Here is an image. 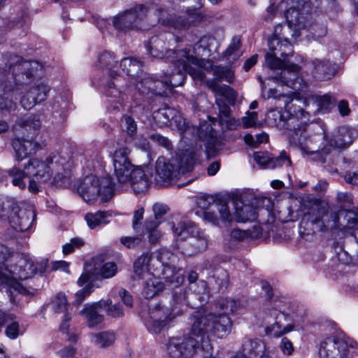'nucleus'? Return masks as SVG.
<instances>
[{
    "label": "nucleus",
    "mask_w": 358,
    "mask_h": 358,
    "mask_svg": "<svg viewBox=\"0 0 358 358\" xmlns=\"http://www.w3.org/2000/svg\"><path fill=\"white\" fill-rule=\"evenodd\" d=\"M285 108L287 113V119L280 110L271 109L266 115V122L271 127L289 130L290 145L305 150L306 141L309 138L308 131L310 115L291 101H285Z\"/></svg>",
    "instance_id": "nucleus-1"
},
{
    "label": "nucleus",
    "mask_w": 358,
    "mask_h": 358,
    "mask_svg": "<svg viewBox=\"0 0 358 358\" xmlns=\"http://www.w3.org/2000/svg\"><path fill=\"white\" fill-rule=\"evenodd\" d=\"M6 66L8 67L6 81L2 83L3 94L0 97V110L10 112L15 108L13 99H17L23 84L31 79L40 67L36 61L23 60L16 55H9Z\"/></svg>",
    "instance_id": "nucleus-2"
},
{
    "label": "nucleus",
    "mask_w": 358,
    "mask_h": 358,
    "mask_svg": "<svg viewBox=\"0 0 358 358\" xmlns=\"http://www.w3.org/2000/svg\"><path fill=\"white\" fill-rule=\"evenodd\" d=\"M59 159V156L57 155L48 157L45 161L34 158L29 160L23 170L13 167L9 171V175L13 178V185L24 189L26 182L24 178H27L29 192H38L40 185L48 182L55 171L60 169Z\"/></svg>",
    "instance_id": "nucleus-3"
},
{
    "label": "nucleus",
    "mask_w": 358,
    "mask_h": 358,
    "mask_svg": "<svg viewBox=\"0 0 358 358\" xmlns=\"http://www.w3.org/2000/svg\"><path fill=\"white\" fill-rule=\"evenodd\" d=\"M304 215L301 222L310 224L313 229L321 232H331L342 227L340 221L341 210L338 206L331 205L313 196H307L303 203Z\"/></svg>",
    "instance_id": "nucleus-4"
},
{
    "label": "nucleus",
    "mask_w": 358,
    "mask_h": 358,
    "mask_svg": "<svg viewBox=\"0 0 358 358\" xmlns=\"http://www.w3.org/2000/svg\"><path fill=\"white\" fill-rule=\"evenodd\" d=\"M192 334L201 337V341L206 346L207 352H210L212 345L210 343L209 335H215L222 338L227 336L231 330L232 321L224 314L206 313L205 311H196L193 315Z\"/></svg>",
    "instance_id": "nucleus-5"
},
{
    "label": "nucleus",
    "mask_w": 358,
    "mask_h": 358,
    "mask_svg": "<svg viewBox=\"0 0 358 358\" xmlns=\"http://www.w3.org/2000/svg\"><path fill=\"white\" fill-rule=\"evenodd\" d=\"M178 54H180V56L176 58L175 61L170 62L174 69L170 72L168 70L164 71V77L162 78L163 83L168 85L167 95L171 92L173 88L184 83L187 73L194 79L202 80L203 78V73L198 67L202 64L196 57L190 54L189 49H181Z\"/></svg>",
    "instance_id": "nucleus-6"
},
{
    "label": "nucleus",
    "mask_w": 358,
    "mask_h": 358,
    "mask_svg": "<svg viewBox=\"0 0 358 358\" xmlns=\"http://www.w3.org/2000/svg\"><path fill=\"white\" fill-rule=\"evenodd\" d=\"M201 66L206 70H212L215 78L208 79L206 81V86L215 94V96H222L226 99L231 106H234L238 97V93L230 86L221 84L219 82L225 80L228 83H232L234 78V72L229 68L213 66L210 61L200 60Z\"/></svg>",
    "instance_id": "nucleus-7"
},
{
    "label": "nucleus",
    "mask_w": 358,
    "mask_h": 358,
    "mask_svg": "<svg viewBox=\"0 0 358 358\" xmlns=\"http://www.w3.org/2000/svg\"><path fill=\"white\" fill-rule=\"evenodd\" d=\"M268 52L265 55L266 65L271 69H282L285 66H290L292 71H299V66L286 60V57L293 52L292 41L288 37H281L279 34H273L268 39Z\"/></svg>",
    "instance_id": "nucleus-8"
},
{
    "label": "nucleus",
    "mask_w": 358,
    "mask_h": 358,
    "mask_svg": "<svg viewBox=\"0 0 358 358\" xmlns=\"http://www.w3.org/2000/svg\"><path fill=\"white\" fill-rule=\"evenodd\" d=\"M114 184L110 177L98 178L93 174L85 176L78 187V192L87 202L99 199L106 202L113 196Z\"/></svg>",
    "instance_id": "nucleus-9"
},
{
    "label": "nucleus",
    "mask_w": 358,
    "mask_h": 358,
    "mask_svg": "<svg viewBox=\"0 0 358 358\" xmlns=\"http://www.w3.org/2000/svg\"><path fill=\"white\" fill-rule=\"evenodd\" d=\"M281 3L288 6L285 13L288 24L286 27L276 26L274 34L285 38L290 34L292 27L295 31L306 27V20L313 8L306 0H285Z\"/></svg>",
    "instance_id": "nucleus-10"
},
{
    "label": "nucleus",
    "mask_w": 358,
    "mask_h": 358,
    "mask_svg": "<svg viewBox=\"0 0 358 358\" xmlns=\"http://www.w3.org/2000/svg\"><path fill=\"white\" fill-rule=\"evenodd\" d=\"M116 273L117 270H86L78 280V285L83 288L76 293L74 303L80 304L94 287H99L103 280L111 278Z\"/></svg>",
    "instance_id": "nucleus-11"
},
{
    "label": "nucleus",
    "mask_w": 358,
    "mask_h": 358,
    "mask_svg": "<svg viewBox=\"0 0 358 358\" xmlns=\"http://www.w3.org/2000/svg\"><path fill=\"white\" fill-rule=\"evenodd\" d=\"M179 41H180V38L175 37L172 34L155 36L150 38L147 45V50L152 57L165 58L169 62L175 61V59L180 56L178 53L181 50L171 49L170 47Z\"/></svg>",
    "instance_id": "nucleus-12"
},
{
    "label": "nucleus",
    "mask_w": 358,
    "mask_h": 358,
    "mask_svg": "<svg viewBox=\"0 0 358 358\" xmlns=\"http://www.w3.org/2000/svg\"><path fill=\"white\" fill-rule=\"evenodd\" d=\"M203 344L205 343L201 341V337L192 334L191 331L187 336L171 338L167 345V350L173 358L179 357L189 358L192 357L200 348H206Z\"/></svg>",
    "instance_id": "nucleus-13"
},
{
    "label": "nucleus",
    "mask_w": 358,
    "mask_h": 358,
    "mask_svg": "<svg viewBox=\"0 0 358 358\" xmlns=\"http://www.w3.org/2000/svg\"><path fill=\"white\" fill-rule=\"evenodd\" d=\"M357 345V343L349 338L331 336L320 343L319 356L320 358H346L348 347L356 348Z\"/></svg>",
    "instance_id": "nucleus-14"
},
{
    "label": "nucleus",
    "mask_w": 358,
    "mask_h": 358,
    "mask_svg": "<svg viewBox=\"0 0 358 358\" xmlns=\"http://www.w3.org/2000/svg\"><path fill=\"white\" fill-rule=\"evenodd\" d=\"M357 135V131L353 128L340 127L331 136H324L322 151L329 154L332 150L345 148L352 143Z\"/></svg>",
    "instance_id": "nucleus-15"
},
{
    "label": "nucleus",
    "mask_w": 358,
    "mask_h": 358,
    "mask_svg": "<svg viewBox=\"0 0 358 358\" xmlns=\"http://www.w3.org/2000/svg\"><path fill=\"white\" fill-rule=\"evenodd\" d=\"M36 216V213L31 207L23 208L14 204L8 217L10 224L13 229L22 232L30 229Z\"/></svg>",
    "instance_id": "nucleus-16"
},
{
    "label": "nucleus",
    "mask_w": 358,
    "mask_h": 358,
    "mask_svg": "<svg viewBox=\"0 0 358 358\" xmlns=\"http://www.w3.org/2000/svg\"><path fill=\"white\" fill-rule=\"evenodd\" d=\"M147 14V9L143 5L125 11L114 17L113 25L118 29L127 31L137 27V24L142 20Z\"/></svg>",
    "instance_id": "nucleus-17"
},
{
    "label": "nucleus",
    "mask_w": 358,
    "mask_h": 358,
    "mask_svg": "<svg viewBox=\"0 0 358 358\" xmlns=\"http://www.w3.org/2000/svg\"><path fill=\"white\" fill-rule=\"evenodd\" d=\"M166 83L162 80H155L154 77L143 73L136 79V88L143 96L155 95L159 96H167Z\"/></svg>",
    "instance_id": "nucleus-18"
},
{
    "label": "nucleus",
    "mask_w": 358,
    "mask_h": 358,
    "mask_svg": "<svg viewBox=\"0 0 358 358\" xmlns=\"http://www.w3.org/2000/svg\"><path fill=\"white\" fill-rule=\"evenodd\" d=\"M171 319L166 308L160 305H156L150 309L148 315L145 319V325L150 332L159 334Z\"/></svg>",
    "instance_id": "nucleus-19"
},
{
    "label": "nucleus",
    "mask_w": 358,
    "mask_h": 358,
    "mask_svg": "<svg viewBox=\"0 0 358 358\" xmlns=\"http://www.w3.org/2000/svg\"><path fill=\"white\" fill-rule=\"evenodd\" d=\"M231 358H271L268 355L265 343L258 338H246L241 348V352Z\"/></svg>",
    "instance_id": "nucleus-20"
},
{
    "label": "nucleus",
    "mask_w": 358,
    "mask_h": 358,
    "mask_svg": "<svg viewBox=\"0 0 358 358\" xmlns=\"http://www.w3.org/2000/svg\"><path fill=\"white\" fill-rule=\"evenodd\" d=\"M133 272L131 278L134 280L148 277L143 290V294L146 299L154 297L164 289V282L158 278L151 277L152 274L150 270H133Z\"/></svg>",
    "instance_id": "nucleus-21"
},
{
    "label": "nucleus",
    "mask_w": 358,
    "mask_h": 358,
    "mask_svg": "<svg viewBox=\"0 0 358 358\" xmlns=\"http://www.w3.org/2000/svg\"><path fill=\"white\" fill-rule=\"evenodd\" d=\"M129 150L127 148H122L116 150L113 157L114 171L119 183L124 185L128 182V178L124 174L132 168V164L128 158Z\"/></svg>",
    "instance_id": "nucleus-22"
},
{
    "label": "nucleus",
    "mask_w": 358,
    "mask_h": 358,
    "mask_svg": "<svg viewBox=\"0 0 358 358\" xmlns=\"http://www.w3.org/2000/svg\"><path fill=\"white\" fill-rule=\"evenodd\" d=\"M38 270H18V273L12 272V270H0V283L13 289L19 293L25 291V288L17 280L15 275H17L20 280L28 279L31 275L36 274Z\"/></svg>",
    "instance_id": "nucleus-23"
},
{
    "label": "nucleus",
    "mask_w": 358,
    "mask_h": 358,
    "mask_svg": "<svg viewBox=\"0 0 358 358\" xmlns=\"http://www.w3.org/2000/svg\"><path fill=\"white\" fill-rule=\"evenodd\" d=\"M178 174L176 167L163 157L157 159L155 164V180L159 185L170 184Z\"/></svg>",
    "instance_id": "nucleus-24"
},
{
    "label": "nucleus",
    "mask_w": 358,
    "mask_h": 358,
    "mask_svg": "<svg viewBox=\"0 0 358 358\" xmlns=\"http://www.w3.org/2000/svg\"><path fill=\"white\" fill-rule=\"evenodd\" d=\"M48 92L49 87L44 83L36 84L21 98V105L24 109L30 110L37 103L43 101Z\"/></svg>",
    "instance_id": "nucleus-25"
},
{
    "label": "nucleus",
    "mask_w": 358,
    "mask_h": 358,
    "mask_svg": "<svg viewBox=\"0 0 358 358\" xmlns=\"http://www.w3.org/2000/svg\"><path fill=\"white\" fill-rule=\"evenodd\" d=\"M213 205L219 213L220 217H218L214 211L210 210H204L203 213L204 220L215 226H218L220 221L226 223L231 222L233 220V215L230 213L227 201L218 200L213 202Z\"/></svg>",
    "instance_id": "nucleus-26"
},
{
    "label": "nucleus",
    "mask_w": 358,
    "mask_h": 358,
    "mask_svg": "<svg viewBox=\"0 0 358 358\" xmlns=\"http://www.w3.org/2000/svg\"><path fill=\"white\" fill-rule=\"evenodd\" d=\"M152 169L149 166L136 167L130 178V185L136 194L145 192L151 185Z\"/></svg>",
    "instance_id": "nucleus-27"
},
{
    "label": "nucleus",
    "mask_w": 358,
    "mask_h": 358,
    "mask_svg": "<svg viewBox=\"0 0 358 358\" xmlns=\"http://www.w3.org/2000/svg\"><path fill=\"white\" fill-rule=\"evenodd\" d=\"M51 309L55 313H64L59 329L62 332H68L69 328V321L71 320V315L68 312V306L66 296L63 293H59L52 299L51 303Z\"/></svg>",
    "instance_id": "nucleus-28"
},
{
    "label": "nucleus",
    "mask_w": 358,
    "mask_h": 358,
    "mask_svg": "<svg viewBox=\"0 0 358 358\" xmlns=\"http://www.w3.org/2000/svg\"><path fill=\"white\" fill-rule=\"evenodd\" d=\"M101 308V303L99 301L86 304L80 310V314L84 317L89 328H96L103 324L104 316L100 313Z\"/></svg>",
    "instance_id": "nucleus-29"
},
{
    "label": "nucleus",
    "mask_w": 358,
    "mask_h": 358,
    "mask_svg": "<svg viewBox=\"0 0 358 358\" xmlns=\"http://www.w3.org/2000/svg\"><path fill=\"white\" fill-rule=\"evenodd\" d=\"M120 80L119 76H115V78H111L106 82L104 84V94L108 99V101L111 103H115L113 106L114 109L117 108V104L121 103L124 100V94L117 87Z\"/></svg>",
    "instance_id": "nucleus-30"
},
{
    "label": "nucleus",
    "mask_w": 358,
    "mask_h": 358,
    "mask_svg": "<svg viewBox=\"0 0 358 358\" xmlns=\"http://www.w3.org/2000/svg\"><path fill=\"white\" fill-rule=\"evenodd\" d=\"M235 213L233 215L238 222H252L257 219L258 213L250 204H243L241 201H233Z\"/></svg>",
    "instance_id": "nucleus-31"
},
{
    "label": "nucleus",
    "mask_w": 358,
    "mask_h": 358,
    "mask_svg": "<svg viewBox=\"0 0 358 358\" xmlns=\"http://www.w3.org/2000/svg\"><path fill=\"white\" fill-rule=\"evenodd\" d=\"M18 161L22 160L28 155L35 153L37 143L32 140L15 138L12 142Z\"/></svg>",
    "instance_id": "nucleus-32"
},
{
    "label": "nucleus",
    "mask_w": 358,
    "mask_h": 358,
    "mask_svg": "<svg viewBox=\"0 0 358 358\" xmlns=\"http://www.w3.org/2000/svg\"><path fill=\"white\" fill-rule=\"evenodd\" d=\"M98 66L108 73L111 78L117 76V72L115 69L117 68L118 62L113 52L103 51L98 57Z\"/></svg>",
    "instance_id": "nucleus-33"
},
{
    "label": "nucleus",
    "mask_w": 358,
    "mask_h": 358,
    "mask_svg": "<svg viewBox=\"0 0 358 358\" xmlns=\"http://www.w3.org/2000/svg\"><path fill=\"white\" fill-rule=\"evenodd\" d=\"M172 229L174 234L180 240H186L195 236L199 231V229L197 226L190 221H181L177 224L172 225Z\"/></svg>",
    "instance_id": "nucleus-34"
},
{
    "label": "nucleus",
    "mask_w": 358,
    "mask_h": 358,
    "mask_svg": "<svg viewBox=\"0 0 358 358\" xmlns=\"http://www.w3.org/2000/svg\"><path fill=\"white\" fill-rule=\"evenodd\" d=\"M313 64L315 71L316 76L323 80H329L337 72L336 64H331L329 61L315 59Z\"/></svg>",
    "instance_id": "nucleus-35"
},
{
    "label": "nucleus",
    "mask_w": 358,
    "mask_h": 358,
    "mask_svg": "<svg viewBox=\"0 0 358 358\" xmlns=\"http://www.w3.org/2000/svg\"><path fill=\"white\" fill-rule=\"evenodd\" d=\"M271 315L275 318V322L271 326L266 327L265 331L267 335L279 337L292 330L293 328L291 325H287L282 329V326L280 324V319L282 317L285 318V315L282 312L274 309L271 311Z\"/></svg>",
    "instance_id": "nucleus-36"
},
{
    "label": "nucleus",
    "mask_w": 358,
    "mask_h": 358,
    "mask_svg": "<svg viewBox=\"0 0 358 358\" xmlns=\"http://www.w3.org/2000/svg\"><path fill=\"white\" fill-rule=\"evenodd\" d=\"M120 67L127 75L138 79L143 73L142 62L136 58L125 57L121 59Z\"/></svg>",
    "instance_id": "nucleus-37"
},
{
    "label": "nucleus",
    "mask_w": 358,
    "mask_h": 358,
    "mask_svg": "<svg viewBox=\"0 0 358 358\" xmlns=\"http://www.w3.org/2000/svg\"><path fill=\"white\" fill-rule=\"evenodd\" d=\"M282 71L276 75L274 78L275 80L281 83L283 85H286L289 87L293 90H301L300 88H297L296 83H297V74L299 72V71H292L290 66H285L284 69H281Z\"/></svg>",
    "instance_id": "nucleus-38"
},
{
    "label": "nucleus",
    "mask_w": 358,
    "mask_h": 358,
    "mask_svg": "<svg viewBox=\"0 0 358 358\" xmlns=\"http://www.w3.org/2000/svg\"><path fill=\"white\" fill-rule=\"evenodd\" d=\"M110 217H112V214L108 211H97L95 213H87L85 219L88 227L90 229H94L96 227H101L109 223V218Z\"/></svg>",
    "instance_id": "nucleus-39"
},
{
    "label": "nucleus",
    "mask_w": 358,
    "mask_h": 358,
    "mask_svg": "<svg viewBox=\"0 0 358 358\" xmlns=\"http://www.w3.org/2000/svg\"><path fill=\"white\" fill-rule=\"evenodd\" d=\"M90 338L92 343L101 348L110 346L115 341V334L112 331L93 333L91 334Z\"/></svg>",
    "instance_id": "nucleus-40"
},
{
    "label": "nucleus",
    "mask_w": 358,
    "mask_h": 358,
    "mask_svg": "<svg viewBox=\"0 0 358 358\" xmlns=\"http://www.w3.org/2000/svg\"><path fill=\"white\" fill-rule=\"evenodd\" d=\"M344 214L343 222H341L342 227L339 231H345L346 229L358 230V213L352 210L343 212Z\"/></svg>",
    "instance_id": "nucleus-41"
},
{
    "label": "nucleus",
    "mask_w": 358,
    "mask_h": 358,
    "mask_svg": "<svg viewBox=\"0 0 358 358\" xmlns=\"http://www.w3.org/2000/svg\"><path fill=\"white\" fill-rule=\"evenodd\" d=\"M241 46V41L240 38L237 36L234 37L229 47L223 53L224 57L227 59H231L233 61L238 59L241 55L240 52Z\"/></svg>",
    "instance_id": "nucleus-42"
},
{
    "label": "nucleus",
    "mask_w": 358,
    "mask_h": 358,
    "mask_svg": "<svg viewBox=\"0 0 358 358\" xmlns=\"http://www.w3.org/2000/svg\"><path fill=\"white\" fill-rule=\"evenodd\" d=\"M101 303V308H103L108 316L112 317H120L124 315V310L122 306L115 303L113 304L111 299L99 301Z\"/></svg>",
    "instance_id": "nucleus-43"
},
{
    "label": "nucleus",
    "mask_w": 358,
    "mask_h": 358,
    "mask_svg": "<svg viewBox=\"0 0 358 358\" xmlns=\"http://www.w3.org/2000/svg\"><path fill=\"white\" fill-rule=\"evenodd\" d=\"M336 201L338 205V209L341 210V213L348 210L347 208H351L353 206V196L351 193L347 192H338L336 196Z\"/></svg>",
    "instance_id": "nucleus-44"
},
{
    "label": "nucleus",
    "mask_w": 358,
    "mask_h": 358,
    "mask_svg": "<svg viewBox=\"0 0 358 358\" xmlns=\"http://www.w3.org/2000/svg\"><path fill=\"white\" fill-rule=\"evenodd\" d=\"M160 260L155 259L148 252L141 255L134 263V268H149L150 266H155V262Z\"/></svg>",
    "instance_id": "nucleus-45"
},
{
    "label": "nucleus",
    "mask_w": 358,
    "mask_h": 358,
    "mask_svg": "<svg viewBox=\"0 0 358 358\" xmlns=\"http://www.w3.org/2000/svg\"><path fill=\"white\" fill-rule=\"evenodd\" d=\"M189 243L194 248L195 252H202L207 248L208 240L204 233L199 231L189 240Z\"/></svg>",
    "instance_id": "nucleus-46"
},
{
    "label": "nucleus",
    "mask_w": 358,
    "mask_h": 358,
    "mask_svg": "<svg viewBox=\"0 0 358 358\" xmlns=\"http://www.w3.org/2000/svg\"><path fill=\"white\" fill-rule=\"evenodd\" d=\"M20 125L27 130L36 133L41 126V116L39 115H31L23 120Z\"/></svg>",
    "instance_id": "nucleus-47"
},
{
    "label": "nucleus",
    "mask_w": 358,
    "mask_h": 358,
    "mask_svg": "<svg viewBox=\"0 0 358 358\" xmlns=\"http://www.w3.org/2000/svg\"><path fill=\"white\" fill-rule=\"evenodd\" d=\"M250 204L258 213L259 211H265L268 213L271 199L266 196H257L251 199Z\"/></svg>",
    "instance_id": "nucleus-48"
},
{
    "label": "nucleus",
    "mask_w": 358,
    "mask_h": 358,
    "mask_svg": "<svg viewBox=\"0 0 358 358\" xmlns=\"http://www.w3.org/2000/svg\"><path fill=\"white\" fill-rule=\"evenodd\" d=\"M106 258L103 255H97L90 259L88 266H93V268H114L117 265L113 262H105Z\"/></svg>",
    "instance_id": "nucleus-49"
},
{
    "label": "nucleus",
    "mask_w": 358,
    "mask_h": 358,
    "mask_svg": "<svg viewBox=\"0 0 358 358\" xmlns=\"http://www.w3.org/2000/svg\"><path fill=\"white\" fill-rule=\"evenodd\" d=\"M83 159L85 164L90 171L95 169L99 161V155L97 152L86 150L84 152Z\"/></svg>",
    "instance_id": "nucleus-50"
},
{
    "label": "nucleus",
    "mask_w": 358,
    "mask_h": 358,
    "mask_svg": "<svg viewBox=\"0 0 358 358\" xmlns=\"http://www.w3.org/2000/svg\"><path fill=\"white\" fill-rule=\"evenodd\" d=\"M121 126L129 135L134 134L137 130V124L133 117L129 115H123L121 119Z\"/></svg>",
    "instance_id": "nucleus-51"
},
{
    "label": "nucleus",
    "mask_w": 358,
    "mask_h": 358,
    "mask_svg": "<svg viewBox=\"0 0 358 358\" xmlns=\"http://www.w3.org/2000/svg\"><path fill=\"white\" fill-rule=\"evenodd\" d=\"M333 101V98L329 94L318 96L315 98V103H317L318 109L323 113L329 110Z\"/></svg>",
    "instance_id": "nucleus-52"
},
{
    "label": "nucleus",
    "mask_w": 358,
    "mask_h": 358,
    "mask_svg": "<svg viewBox=\"0 0 358 358\" xmlns=\"http://www.w3.org/2000/svg\"><path fill=\"white\" fill-rule=\"evenodd\" d=\"M241 308V303L232 299H225L224 302L220 304V308L224 311L223 313L228 315L233 313Z\"/></svg>",
    "instance_id": "nucleus-53"
},
{
    "label": "nucleus",
    "mask_w": 358,
    "mask_h": 358,
    "mask_svg": "<svg viewBox=\"0 0 358 358\" xmlns=\"http://www.w3.org/2000/svg\"><path fill=\"white\" fill-rule=\"evenodd\" d=\"M310 125L308 127V133L309 134V138L306 141V144H305L306 148L305 150L301 149V148H299V149L301 150L303 152H304V153H306L307 155H312L313 159H315L316 161L321 162L322 163H324L326 162L325 155H327L328 154H326V153H324L322 151V148H321L320 151H318V150H317V151H310L309 148H308V147L307 145V141L309 140V138L311 136V134L310 133Z\"/></svg>",
    "instance_id": "nucleus-54"
},
{
    "label": "nucleus",
    "mask_w": 358,
    "mask_h": 358,
    "mask_svg": "<svg viewBox=\"0 0 358 358\" xmlns=\"http://www.w3.org/2000/svg\"><path fill=\"white\" fill-rule=\"evenodd\" d=\"M170 273L164 277L167 281L176 287L179 286L183 283L185 280L184 275L180 273V270H167Z\"/></svg>",
    "instance_id": "nucleus-55"
},
{
    "label": "nucleus",
    "mask_w": 358,
    "mask_h": 358,
    "mask_svg": "<svg viewBox=\"0 0 358 358\" xmlns=\"http://www.w3.org/2000/svg\"><path fill=\"white\" fill-rule=\"evenodd\" d=\"M284 164H287V165H289L291 164V161L285 155V152L281 153V155L277 157L273 158L270 157L269 164L268 168V169H275L278 167L282 166Z\"/></svg>",
    "instance_id": "nucleus-56"
},
{
    "label": "nucleus",
    "mask_w": 358,
    "mask_h": 358,
    "mask_svg": "<svg viewBox=\"0 0 358 358\" xmlns=\"http://www.w3.org/2000/svg\"><path fill=\"white\" fill-rule=\"evenodd\" d=\"M225 100L226 99L224 97L220 96V98H217L216 96V104L219 108L220 115L221 116V119H224L225 117H229V115H231V108L229 105H231L228 101L227 103L223 99Z\"/></svg>",
    "instance_id": "nucleus-57"
},
{
    "label": "nucleus",
    "mask_w": 358,
    "mask_h": 358,
    "mask_svg": "<svg viewBox=\"0 0 358 358\" xmlns=\"http://www.w3.org/2000/svg\"><path fill=\"white\" fill-rule=\"evenodd\" d=\"M84 245V241L80 238H74L71 239L69 243L63 245L62 252L66 255L73 252L75 248H79Z\"/></svg>",
    "instance_id": "nucleus-58"
},
{
    "label": "nucleus",
    "mask_w": 358,
    "mask_h": 358,
    "mask_svg": "<svg viewBox=\"0 0 358 358\" xmlns=\"http://www.w3.org/2000/svg\"><path fill=\"white\" fill-rule=\"evenodd\" d=\"M6 335L10 339H15L19 335L24 333V330L20 329L18 322H12L6 328Z\"/></svg>",
    "instance_id": "nucleus-59"
},
{
    "label": "nucleus",
    "mask_w": 358,
    "mask_h": 358,
    "mask_svg": "<svg viewBox=\"0 0 358 358\" xmlns=\"http://www.w3.org/2000/svg\"><path fill=\"white\" fill-rule=\"evenodd\" d=\"M159 220L155 218V217H150L146 220L142 229H141V231L138 233L141 235H145V232L157 230V227H159Z\"/></svg>",
    "instance_id": "nucleus-60"
},
{
    "label": "nucleus",
    "mask_w": 358,
    "mask_h": 358,
    "mask_svg": "<svg viewBox=\"0 0 358 358\" xmlns=\"http://www.w3.org/2000/svg\"><path fill=\"white\" fill-rule=\"evenodd\" d=\"M159 113L165 115L168 121H170L171 120H173L175 125L178 130L183 131L186 129L187 124L185 120L180 116H171V117H170V115L168 114L167 111H159Z\"/></svg>",
    "instance_id": "nucleus-61"
},
{
    "label": "nucleus",
    "mask_w": 358,
    "mask_h": 358,
    "mask_svg": "<svg viewBox=\"0 0 358 358\" xmlns=\"http://www.w3.org/2000/svg\"><path fill=\"white\" fill-rule=\"evenodd\" d=\"M243 127L250 128L255 126L257 122V113L256 112H248L247 116L241 118Z\"/></svg>",
    "instance_id": "nucleus-62"
},
{
    "label": "nucleus",
    "mask_w": 358,
    "mask_h": 358,
    "mask_svg": "<svg viewBox=\"0 0 358 358\" xmlns=\"http://www.w3.org/2000/svg\"><path fill=\"white\" fill-rule=\"evenodd\" d=\"M150 138L153 142L157 143L159 145L164 147L167 150L173 148L172 143L169 139L159 134H153L150 136Z\"/></svg>",
    "instance_id": "nucleus-63"
},
{
    "label": "nucleus",
    "mask_w": 358,
    "mask_h": 358,
    "mask_svg": "<svg viewBox=\"0 0 358 358\" xmlns=\"http://www.w3.org/2000/svg\"><path fill=\"white\" fill-rule=\"evenodd\" d=\"M270 155L265 152H256L254 153L255 161L261 166L268 168L270 161Z\"/></svg>",
    "instance_id": "nucleus-64"
}]
</instances>
